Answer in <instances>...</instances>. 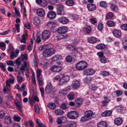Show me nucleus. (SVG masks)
<instances>
[{
	"label": "nucleus",
	"instance_id": "obj_1",
	"mask_svg": "<svg viewBox=\"0 0 127 127\" xmlns=\"http://www.w3.org/2000/svg\"><path fill=\"white\" fill-rule=\"evenodd\" d=\"M88 64L84 61H81L78 63L76 64V68L78 70L81 71L83 70L87 67Z\"/></svg>",
	"mask_w": 127,
	"mask_h": 127
},
{
	"label": "nucleus",
	"instance_id": "obj_2",
	"mask_svg": "<svg viewBox=\"0 0 127 127\" xmlns=\"http://www.w3.org/2000/svg\"><path fill=\"white\" fill-rule=\"evenodd\" d=\"M55 52V49L52 48L47 49L43 51L42 55L45 57L47 58L51 56Z\"/></svg>",
	"mask_w": 127,
	"mask_h": 127
},
{
	"label": "nucleus",
	"instance_id": "obj_3",
	"mask_svg": "<svg viewBox=\"0 0 127 127\" xmlns=\"http://www.w3.org/2000/svg\"><path fill=\"white\" fill-rule=\"evenodd\" d=\"M78 114L76 111H71L68 113L67 114V117L69 118L74 119H76L78 116Z\"/></svg>",
	"mask_w": 127,
	"mask_h": 127
},
{
	"label": "nucleus",
	"instance_id": "obj_4",
	"mask_svg": "<svg viewBox=\"0 0 127 127\" xmlns=\"http://www.w3.org/2000/svg\"><path fill=\"white\" fill-rule=\"evenodd\" d=\"M50 33L48 31L45 30L44 31L42 34V38L44 40H46L48 39L50 37Z\"/></svg>",
	"mask_w": 127,
	"mask_h": 127
},
{
	"label": "nucleus",
	"instance_id": "obj_5",
	"mask_svg": "<svg viewBox=\"0 0 127 127\" xmlns=\"http://www.w3.org/2000/svg\"><path fill=\"white\" fill-rule=\"evenodd\" d=\"M52 86L51 84L49 83L45 87V92L47 94H52L53 92L52 90Z\"/></svg>",
	"mask_w": 127,
	"mask_h": 127
},
{
	"label": "nucleus",
	"instance_id": "obj_6",
	"mask_svg": "<svg viewBox=\"0 0 127 127\" xmlns=\"http://www.w3.org/2000/svg\"><path fill=\"white\" fill-rule=\"evenodd\" d=\"M67 30V28L66 27L63 26L59 27L57 30V32L61 34H64L66 32Z\"/></svg>",
	"mask_w": 127,
	"mask_h": 127
},
{
	"label": "nucleus",
	"instance_id": "obj_7",
	"mask_svg": "<svg viewBox=\"0 0 127 127\" xmlns=\"http://www.w3.org/2000/svg\"><path fill=\"white\" fill-rule=\"evenodd\" d=\"M36 13L37 15L40 17H44L45 15L44 10L42 8L38 9L36 11Z\"/></svg>",
	"mask_w": 127,
	"mask_h": 127
},
{
	"label": "nucleus",
	"instance_id": "obj_8",
	"mask_svg": "<svg viewBox=\"0 0 127 127\" xmlns=\"http://www.w3.org/2000/svg\"><path fill=\"white\" fill-rule=\"evenodd\" d=\"M56 15V13L53 11H49L47 14V17L50 19H54Z\"/></svg>",
	"mask_w": 127,
	"mask_h": 127
},
{
	"label": "nucleus",
	"instance_id": "obj_9",
	"mask_svg": "<svg viewBox=\"0 0 127 127\" xmlns=\"http://www.w3.org/2000/svg\"><path fill=\"white\" fill-rule=\"evenodd\" d=\"M58 21L60 23L63 24H67L68 22V19L65 17H61L58 19Z\"/></svg>",
	"mask_w": 127,
	"mask_h": 127
},
{
	"label": "nucleus",
	"instance_id": "obj_10",
	"mask_svg": "<svg viewBox=\"0 0 127 127\" xmlns=\"http://www.w3.org/2000/svg\"><path fill=\"white\" fill-rule=\"evenodd\" d=\"M61 70L62 68L61 66L56 65L53 66L51 68V71L53 72H59Z\"/></svg>",
	"mask_w": 127,
	"mask_h": 127
},
{
	"label": "nucleus",
	"instance_id": "obj_11",
	"mask_svg": "<svg viewBox=\"0 0 127 127\" xmlns=\"http://www.w3.org/2000/svg\"><path fill=\"white\" fill-rule=\"evenodd\" d=\"M84 73L86 75H91L95 73V71L92 69L89 68L85 70L84 71Z\"/></svg>",
	"mask_w": 127,
	"mask_h": 127
},
{
	"label": "nucleus",
	"instance_id": "obj_12",
	"mask_svg": "<svg viewBox=\"0 0 127 127\" xmlns=\"http://www.w3.org/2000/svg\"><path fill=\"white\" fill-rule=\"evenodd\" d=\"M104 99L103 100L102 102V105L104 107L107 105L110 101V98L107 97H104Z\"/></svg>",
	"mask_w": 127,
	"mask_h": 127
},
{
	"label": "nucleus",
	"instance_id": "obj_13",
	"mask_svg": "<svg viewBox=\"0 0 127 127\" xmlns=\"http://www.w3.org/2000/svg\"><path fill=\"white\" fill-rule=\"evenodd\" d=\"M87 7L88 10L90 11H92L95 10L96 8V6L93 4L90 3L87 5Z\"/></svg>",
	"mask_w": 127,
	"mask_h": 127
},
{
	"label": "nucleus",
	"instance_id": "obj_14",
	"mask_svg": "<svg viewBox=\"0 0 127 127\" xmlns=\"http://www.w3.org/2000/svg\"><path fill=\"white\" fill-rule=\"evenodd\" d=\"M113 34L115 37L118 38L121 36V32L118 30H115L113 32Z\"/></svg>",
	"mask_w": 127,
	"mask_h": 127
},
{
	"label": "nucleus",
	"instance_id": "obj_15",
	"mask_svg": "<svg viewBox=\"0 0 127 127\" xmlns=\"http://www.w3.org/2000/svg\"><path fill=\"white\" fill-rule=\"evenodd\" d=\"M75 106L79 107L82 104V99L80 98H77L75 101Z\"/></svg>",
	"mask_w": 127,
	"mask_h": 127
},
{
	"label": "nucleus",
	"instance_id": "obj_16",
	"mask_svg": "<svg viewBox=\"0 0 127 127\" xmlns=\"http://www.w3.org/2000/svg\"><path fill=\"white\" fill-rule=\"evenodd\" d=\"M122 119L120 118H116L114 120L115 124L119 126L121 125L122 123Z\"/></svg>",
	"mask_w": 127,
	"mask_h": 127
},
{
	"label": "nucleus",
	"instance_id": "obj_17",
	"mask_svg": "<svg viewBox=\"0 0 127 127\" xmlns=\"http://www.w3.org/2000/svg\"><path fill=\"white\" fill-rule=\"evenodd\" d=\"M88 41L89 42L93 44L95 43L97 41L96 38L93 37L88 38Z\"/></svg>",
	"mask_w": 127,
	"mask_h": 127
},
{
	"label": "nucleus",
	"instance_id": "obj_18",
	"mask_svg": "<svg viewBox=\"0 0 127 127\" xmlns=\"http://www.w3.org/2000/svg\"><path fill=\"white\" fill-rule=\"evenodd\" d=\"M97 127H107V123L104 121L99 122L97 124Z\"/></svg>",
	"mask_w": 127,
	"mask_h": 127
},
{
	"label": "nucleus",
	"instance_id": "obj_19",
	"mask_svg": "<svg viewBox=\"0 0 127 127\" xmlns=\"http://www.w3.org/2000/svg\"><path fill=\"white\" fill-rule=\"evenodd\" d=\"M33 23L36 26L38 25L40 23V20L38 17H36L34 18Z\"/></svg>",
	"mask_w": 127,
	"mask_h": 127
},
{
	"label": "nucleus",
	"instance_id": "obj_20",
	"mask_svg": "<svg viewBox=\"0 0 127 127\" xmlns=\"http://www.w3.org/2000/svg\"><path fill=\"white\" fill-rule=\"evenodd\" d=\"M85 115L90 119L93 115V113L92 111L88 110L86 111L85 113Z\"/></svg>",
	"mask_w": 127,
	"mask_h": 127
},
{
	"label": "nucleus",
	"instance_id": "obj_21",
	"mask_svg": "<svg viewBox=\"0 0 127 127\" xmlns=\"http://www.w3.org/2000/svg\"><path fill=\"white\" fill-rule=\"evenodd\" d=\"M27 38V34H23L21 37V41L22 43H26V39Z\"/></svg>",
	"mask_w": 127,
	"mask_h": 127
},
{
	"label": "nucleus",
	"instance_id": "obj_22",
	"mask_svg": "<svg viewBox=\"0 0 127 127\" xmlns=\"http://www.w3.org/2000/svg\"><path fill=\"white\" fill-rule=\"evenodd\" d=\"M110 8L111 10L113 11L116 12L118 11V8L116 5L111 4L110 6Z\"/></svg>",
	"mask_w": 127,
	"mask_h": 127
},
{
	"label": "nucleus",
	"instance_id": "obj_23",
	"mask_svg": "<svg viewBox=\"0 0 127 127\" xmlns=\"http://www.w3.org/2000/svg\"><path fill=\"white\" fill-rule=\"evenodd\" d=\"M112 112L109 110L106 111L102 114V116L103 117H106L110 116Z\"/></svg>",
	"mask_w": 127,
	"mask_h": 127
},
{
	"label": "nucleus",
	"instance_id": "obj_24",
	"mask_svg": "<svg viewBox=\"0 0 127 127\" xmlns=\"http://www.w3.org/2000/svg\"><path fill=\"white\" fill-rule=\"evenodd\" d=\"M80 85L79 81L77 80L75 81L73 84V88L74 89H77L78 88Z\"/></svg>",
	"mask_w": 127,
	"mask_h": 127
},
{
	"label": "nucleus",
	"instance_id": "obj_25",
	"mask_svg": "<svg viewBox=\"0 0 127 127\" xmlns=\"http://www.w3.org/2000/svg\"><path fill=\"white\" fill-rule=\"evenodd\" d=\"M76 123L73 121L68 122L67 125L68 127H76Z\"/></svg>",
	"mask_w": 127,
	"mask_h": 127
},
{
	"label": "nucleus",
	"instance_id": "obj_26",
	"mask_svg": "<svg viewBox=\"0 0 127 127\" xmlns=\"http://www.w3.org/2000/svg\"><path fill=\"white\" fill-rule=\"evenodd\" d=\"M5 123L7 124H10L11 122V118L9 116H6L4 119Z\"/></svg>",
	"mask_w": 127,
	"mask_h": 127
},
{
	"label": "nucleus",
	"instance_id": "obj_27",
	"mask_svg": "<svg viewBox=\"0 0 127 127\" xmlns=\"http://www.w3.org/2000/svg\"><path fill=\"white\" fill-rule=\"evenodd\" d=\"M65 3L68 6H72L74 4V2L72 0H68L66 1Z\"/></svg>",
	"mask_w": 127,
	"mask_h": 127
},
{
	"label": "nucleus",
	"instance_id": "obj_28",
	"mask_svg": "<svg viewBox=\"0 0 127 127\" xmlns=\"http://www.w3.org/2000/svg\"><path fill=\"white\" fill-rule=\"evenodd\" d=\"M48 107L52 109H54L56 107V105L55 103L52 102L49 103L48 105Z\"/></svg>",
	"mask_w": 127,
	"mask_h": 127
},
{
	"label": "nucleus",
	"instance_id": "obj_29",
	"mask_svg": "<svg viewBox=\"0 0 127 127\" xmlns=\"http://www.w3.org/2000/svg\"><path fill=\"white\" fill-rule=\"evenodd\" d=\"M105 47V45L102 44H99L97 45L96 46V48L99 50H102L104 49Z\"/></svg>",
	"mask_w": 127,
	"mask_h": 127
},
{
	"label": "nucleus",
	"instance_id": "obj_30",
	"mask_svg": "<svg viewBox=\"0 0 127 127\" xmlns=\"http://www.w3.org/2000/svg\"><path fill=\"white\" fill-rule=\"evenodd\" d=\"M55 113L57 115H61L63 114L64 112L62 110L58 109L56 110L55 111Z\"/></svg>",
	"mask_w": 127,
	"mask_h": 127
},
{
	"label": "nucleus",
	"instance_id": "obj_31",
	"mask_svg": "<svg viewBox=\"0 0 127 127\" xmlns=\"http://www.w3.org/2000/svg\"><path fill=\"white\" fill-rule=\"evenodd\" d=\"M74 94L70 92L68 95L67 97L70 100H72L74 98Z\"/></svg>",
	"mask_w": 127,
	"mask_h": 127
},
{
	"label": "nucleus",
	"instance_id": "obj_32",
	"mask_svg": "<svg viewBox=\"0 0 127 127\" xmlns=\"http://www.w3.org/2000/svg\"><path fill=\"white\" fill-rule=\"evenodd\" d=\"M107 24L108 26H113L115 25V23L113 21H109L107 22Z\"/></svg>",
	"mask_w": 127,
	"mask_h": 127
},
{
	"label": "nucleus",
	"instance_id": "obj_33",
	"mask_svg": "<svg viewBox=\"0 0 127 127\" xmlns=\"http://www.w3.org/2000/svg\"><path fill=\"white\" fill-rule=\"evenodd\" d=\"M89 119H89L88 117L85 115V116H83L81 117L80 121H81L84 122L86 121H87Z\"/></svg>",
	"mask_w": 127,
	"mask_h": 127
},
{
	"label": "nucleus",
	"instance_id": "obj_34",
	"mask_svg": "<svg viewBox=\"0 0 127 127\" xmlns=\"http://www.w3.org/2000/svg\"><path fill=\"white\" fill-rule=\"evenodd\" d=\"M47 4L48 3L47 1L46 0H44L42 1L39 5L43 7H45L47 6Z\"/></svg>",
	"mask_w": 127,
	"mask_h": 127
},
{
	"label": "nucleus",
	"instance_id": "obj_35",
	"mask_svg": "<svg viewBox=\"0 0 127 127\" xmlns=\"http://www.w3.org/2000/svg\"><path fill=\"white\" fill-rule=\"evenodd\" d=\"M67 103H62L60 105V107L61 109L63 110H65L67 108Z\"/></svg>",
	"mask_w": 127,
	"mask_h": 127
},
{
	"label": "nucleus",
	"instance_id": "obj_36",
	"mask_svg": "<svg viewBox=\"0 0 127 127\" xmlns=\"http://www.w3.org/2000/svg\"><path fill=\"white\" fill-rule=\"evenodd\" d=\"M34 109L35 112L37 113H40V109L38 106L37 104L34 105Z\"/></svg>",
	"mask_w": 127,
	"mask_h": 127
},
{
	"label": "nucleus",
	"instance_id": "obj_37",
	"mask_svg": "<svg viewBox=\"0 0 127 127\" xmlns=\"http://www.w3.org/2000/svg\"><path fill=\"white\" fill-rule=\"evenodd\" d=\"M120 27L122 30L125 31H127V24H122Z\"/></svg>",
	"mask_w": 127,
	"mask_h": 127
},
{
	"label": "nucleus",
	"instance_id": "obj_38",
	"mask_svg": "<svg viewBox=\"0 0 127 127\" xmlns=\"http://www.w3.org/2000/svg\"><path fill=\"white\" fill-rule=\"evenodd\" d=\"M101 74L103 76H106L109 75V73L108 71H104L101 72Z\"/></svg>",
	"mask_w": 127,
	"mask_h": 127
},
{
	"label": "nucleus",
	"instance_id": "obj_39",
	"mask_svg": "<svg viewBox=\"0 0 127 127\" xmlns=\"http://www.w3.org/2000/svg\"><path fill=\"white\" fill-rule=\"evenodd\" d=\"M67 47L68 50L70 51H74L75 49V47L71 45H68Z\"/></svg>",
	"mask_w": 127,
	"mask_h": 127
},
{
	"label": "nucleus",
	"instance_id": "obj_40",
	"mask_svg": "<svg viewBox=\"0 0 127 127\" xmlns=\"http://www.w3.org/2000/svg\"><path fill=\"white\" fill-rule=\"evenodd\" d=\"M59 57V55L55 56L52 58V60L53 61L58 60L60 59Z\"/></svg>",
	"mask_w": 127,
	"mask_h": 127
},
{
	"label": "nucleus",
	"instance_id": "obj_41",
	"mask_svg": "<svg viewBox=\"0 0 127 127\" xmlns=\"http://www.w3.org/2000/svg\"><path fill=\"white\" fill-rule=\"evenodd\" d=\"M15 103L17 107L19 109H20L21 107V106L20 103L17 100H15Z\"/></svg>",
	"mask_w": 127,
	"mask_h": 127
},
{
	"label": "nucleus",
	"instance_id": "obj_42",
	"mask_svg": "<svg viewBox=\"0 0 127 127\" xmlns=\"http://www.w3.org/2000/svg\"><path fill=\"white\" fill-rule=\"evenodd\" d=\"M89 88L90 89L94 91L96 90L97 87L95 86L94 85H92L89 86Z\"/></svg>",
	"mask_w": 127,
	"mask_h": 127
},
{
	"label": "nucleus",
	"instance_id": "obj_43",
	"mask_svg": "<svg viewBox=\"0 0 127 127\" xmlns=\"http://www.w3.org/2000/svg\"><path fill=\"white\" fill-rule=\"evenodd\" d=\"M99 4L101 7H106L107 5L106 3L104 1L100 2V3Z\"/></svg>",
	"mask_w": 127,
	"mask_h": 127
},
{
	"label": "nucleus",
	"instance_id": "obj_44",
	"mask_svg": "<svg viewBox=\"0 0 127 127\" xmlns=\"http://www.w3.org/2000/svg\"><path fill=\"white\" fill-rule=\"evenodd\" d=\"M17 81L19 84H21L23 80L22 77L20 75L18 76L17 77Z\"/></svg>",
	"mask_w": 127,
	"mask_h": 127
},
{
	"label": "nucleus",
	"instance_id": "obj_45",
	"mask_svg": "<svg viewBox=\"0 0 127 127\" xmlns=\"http://www.w3.org/2000/svg\"><path fill=\"white\" fill-rule=\"evenodd\" d=\"M57 10H64V6L62 5H58L57 6Z\"/></svg>",
	"mask_w": 127,
	"mask_h": 127
},
{
	"label": "nucleus",
	"instance_id": "obj_46",
	"mask_svg": "<svg viewBox=\"0 0 127 127\" xmlns=\"http://www.w3.org/2000/svg\"><path fill=\"white\" fill-rule=\"evenodd\" d=\"M82 50V48H75V49L73 51L75 52L79 53Z\"/></svg>",
	"mask_w": 127,
	"mask_h": 127
},
{
	"label": "nucleus",
	"instance_id": "obj_47",
	"mask_svg": "<svg viewBox=\"0 0 127 127\" xmlns=\"http://www.w3.org/2000/svg\"><path fill=\"white\" fill-rule=\"evenodd\" d=\"M100 60L101 62L103 63H105L107 60L105 57H100Z\"/></svg>",
	"mask_w": 127,
	"mask_h": 127
},
{
	"label": "nucleus",
	"instance_id": "obj_48",
	"mask_svg": "<svg viewBox=\"0 0 127 127\" xmlns=\"http://www.w3.org/2000/svg\"><path fill=\"white\" fill-rule=\"evenodd\" d=\"M67 83L64 81L62 78L59 81V84L61 85H63Z\"/></svg>",
	"mask_w": 127,
	"mask_h": 127
},
{
	"label": "nucleus",
	"instance_id": "obj_49",
	"mask_svg": "<svg viewBox=\"0 0 127 127\" xmlns=\"http://www.w3.org/2000/svg\"><path fill=\"white\" fill-rule=\"evenodd\" d=\"M57 13L58 15H63L64 14V10H57Z\"/></svg>",
	"mask_w": 127,
	"mask_h": 127
},
{
	"label": "nucleus",
	"instance_id": "obj_50",
	"mask_svg": "<svg viewBox=\"0 0 127 127\" xmlns=\"http://www.w3.org/2000/svg\"><path fill=\"white\" fill-rule=\"evenodd\" d=\"M13 119L15 121L19 122L21 120V118L18 116H15L14 117Z\"/></svg>",
	"mask_w": 127,
	"mask_h": 127
},
{
	"label": "nucleus",
	"instance_id": "obj_51",
	"mask_svg": "<svg viewBox=\"0 0 127 127\" xmlns=\"http://www.w3.org/2000/svg\"><path fill=\"white\" fill-rule=\"evenodd\" d=\"M123 41H124L123 42L124 48L125 50H127V40H124Z\"/></svg>",
	"mask_w": 127,
	"mask_h": 127
},
{
	"label": "nucleus",
	"instance_id": "obj_52",
	"mask_svg": "<svg viewBox=\"0 0 127 127\" xmlns=\"http://www.w3.org/2000/svg\"><path fill=\"white\" fill-rule=\"evenodd\" d=\"M62 78L66 82H67L69 80V77L67 75H66L63 76Z\"/></svg>",
	"mask_w": 127,
	"mask_h": 127
},
{
	"label": "nucleus",
	"instance_id": "obj_53",
	"mask_svg": "<svg viewBox=\"0 0 127 127\" xmlns=\"http://www.w3.org/2000/svg\"><path fill=\"white\" fill-rule=\"evenodd\" d=\"M84 80L86 83H89L91 81V79L90 77H86L85 78Z\"/></svg>",
	"mask_w": 127,
	"mask_h": 127
},
{
	"label": "nucleus",
	"instance_id": "obj_54",
	"mask_svg": "<svg viewBox=\"0 0 127 127\" xmlns=\"http://www.w3.org/2000/svg\"><path fill=\"white\" fill-rule=\"evenodd\" d=\"M113 16V14L112 13H109L106 15V17L108 19H109Z\"/></svg>",
	"mask_w": 127,
	"mask_h": 127
},
{
	"label": "nucleus",
	"instance_id": "obj_55",
	"mask_svg": "<svg viewBox=\"0 0 127 127\" xmlns=\"http://www.w3.org/2000/svg\"><path fill=\"white\" fill-rule=\"evenodd\" d=\"M38 82L40 85H42L43 84V80L41 78H38Z\"/></svg>",
	"mask_w": 127,
	"mask_h": 127
},
{
	"label": "nucleus",
	"instance_id": "obj_56",
	"mask_svg": "<svg viewBox=\"0 0 127 127\" xmlns=\"http://www.w3.org/2000/svg\"><path fill=\"white\" fill-rule=\"evenodd\" d=\"M72 60V57L70 56H68L66 58V61L67 62H70Z\"/></svg>",
	"mask_w": 127,
	"mask_h": 127
},
{
	"label": "nucleus",
	"instance_id": "obj_57",
	"mask_svg": "<svg viewBox=\"0 0 127 127\" xmlns=\"http://www.w3.org/2000/svg\"><path fill=\"white\" fill-rule=\"evenodd\" d=\"M123 93L122 92L121 90H118L116 91V94L117 96H118L121 95Z\"/></svg>",
	"mask_w": 127,
	"mask_h": 127
},
{
	"label": "nucleus",
	"instance_id": "obj_58",
	"mask_svg": "<svg viewBox=\"0 0 127 127\" xmlns=\"http://www.w3.org/2000/svg\"><path fill=\"white\" fill-rule=\"evenodd\" d=\"M103 28V25L101 23L98 24V30L99 31L102 30Z\"/></svg>",
	"mask_w": 127,
	"mask_h": 127
},
{
	"label": "nucleus",
	"instance_id": "obj_59",
	"mask_svg": "<svg viewBox=\"0 0 127 127\" xmlns=\"http://www.w3.org/2000/svg\"><path fill=\"white\" fill-rule=\"evenodd\" d=\"M40 90L41 92V94L42 96L43 97L44 96V90L43 88H40Z\"/></svg>",
	"mask_w": 127,
	"mask_h": 127
},
{
	"label": "nucleus",
	"instance_id": "obj_60",
	"mask_svg": "<svg viewBox=\"0 0 127 127\" xmlns=\"http://www.w3.org/2000/svg\"><path fill=\"white\" fill-rule=\"evenodd\" d=\"M26 45H22L19 47V49H20V51H22L24 50L25 48Z\"/></svg>",
	"mask_w": 127,
	"mask_h": 127
},
{
	"label": "nucleus",
	"instance_id": "obj_61",
	"mask_svg": "<svg viewBox=\"0 0 127 127\" xmlns=\"http://www.w3.org/2000/svg\"><path fill=\"white\" fill-rule=\"evenodd\" d=\"M0 67L1 68L2 70L3 71H5L6 70L4 65L2 63H0Z\"/></svg>",
	"mask_w": 127,
	"mask_h": 127
},
{
	"label": "nucleus",
	"instance_id": "obj_62",
	"mask_svg": "<svg viewBox=\"0 0 127 127\" xmlns=\"http://www.w3.org/2000/svg\"><path fill=\"white\" fill-rule=\"evenodd\" d=\"M24 26L28 29L30 28V25L29 22L26 23L25 24Z\"/></svg>",
	"mask_w": 127,
	"mask_h": 127
},
{
	"label": "nucleus",
	"instance_id": "obj_63",
	"mask_svg": "<svg viewBox=\"0 0 127 127\" xmlns=\"http://www.w3.org/2000/svg\"><path fill=\"white\" fill-rule=\"evenodd\" d=\"M35 103V101L32 98L31 99H29L28 103L31 104L32 105H33Z\"/></svg>",
	"mask_w": 127,
	"mask_h": 127
},
{
	"label": "nucleus",
	"instance_id": "obj_64",
	"mask_svg": "<svg viewBox=\"0 0 127 127\" xmlns=\"http://www.w3.org/2000/svg\"><path fill=\"white\" fill-rule=\"evenodd\" d=\"M86 32L87 33H90L91 31V28L90 27H88L86 29Z\"/></svg>",
	"mask_w": 127,
	"mask_h": 127
}]
</instances>
